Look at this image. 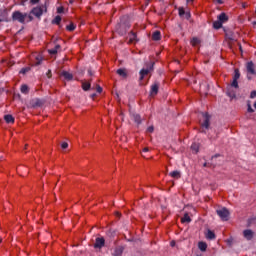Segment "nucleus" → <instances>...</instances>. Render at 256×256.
<instances>
[{"label": "nucleus", "instance_id": "1", "mask_svg": "<svg viewBox=\"0 0 256 256\" xmlns=\"http://www.w3.org/2000/svg\"><path fill=\"white\" fill-rule=\"evenodd\" d=\"M239 77H241V73L239 72V69L234 70V76H233V81L230 85H228V91L227 95L230 97V99H235V90L239 89Z\"/></svg>", "mask_w": 256, "mask_h": 256}, {"label": "nucleus", "instance_id": "2", "mask_svg": "<svg viewBox=\"0 0 256 256\" xmlns=\"http://www.w3.org/2000/svg\"><path fill=\"white\" fill-rule=\"evenodd\" d=\"M43 13H47V6L45 5L34 7L30 11V15H34L37 19H41Z\"/></svg>", "mask_w": 256, "mask_h": 256}, {"label": "nucleus", "instance_id": "3", "mask_svg": "<svg viewBox=\"0 0 256 256\" xmlns=\"http://www.w3.org/2000/svg\"><path fill=\"white\" fill-rule=\"evenodd\" d=\"M25 19H27V13H22L21 11H14L12 14V20L18 21V23L25 24Z\"/></svg>", "mask_w": 256, "mask_h": 256}, {"label": "nucleus", "instance_id": "4", "mask_svg": "<svg viewBox=\"0 0 256 256\" xmlns=\"http://www.w3.org/2000/svg\"><path fill=\"white\" fill-rule=\"evenodd\" d=\"M155 65V62H150L149 64H147V68H143L140 71V81H143V79H145V75H149V73H151V71H153V67Z\"/></svg>", "mask_w": 256, "mask_h": 256}, {"label": "nucleus", "instance_id": "5", "mask_svg": "<svg viewBox=\"0 0 256 256\" xmlns=\"http://www.w3.org/2000/svg\"><path fill=\"white\" fill-rule=\"evenodd\" d=\"M223 23H225V12H222L217 17V20L213 22V28L214 29H221V27H223Z\"/></svg>", "mask_w": 256, "mask_h": 256}, {"label": "nucleus", "instance_id": "6", "mask_svg": "<svg viewBox=\"0 0 256 256\" xmlns=\"http://www.w3.org/2000/svg\"><path fill=\"white\" fill-rule=\"evenodd\" d=\"M204 121L200 122V125L202 129H209L210 121H211V116L207 112H202L201 113Z\"/></svg>", "mask_w": 256, "mask_h": 256}, {"label": "nucleus", "instance_id": "7", "mask_svg": "<svg viewBox=\"0 0 256 256\" xmlns=\"http://www.w3.org/2000/svg\"><path fill=\"white\" fill-rule=\"evenodd\" d=\"M105 247V238L98 237L94 243V249H103Z\"/></svg>", "mask_w": 256, "mask_h": 256}, {"label": "nucleus", "instance_id": "8", "mask_svg": "<svg viewBox=\"0 0 256 256\" xmlns=\"http://www.w3.org/2000/svg\"><path fill=\"white\" fill-rule=\"evenodd\" d=\"M158 93H159V82H155L151 86L150 97H155V95H157Z\"/></svg>", "mask_w": 256, "mask_h": 256}, {"label": "nucleus", "instance_id": "9", "mask_svg": "<svg viewBox=\"0 0 256 256\" xmlns=\"http://www.w3.org/2000/svg\"><path fill=\"white\" fill-rule=\"evenodd\" d=\"M116 31L119 35H125L127 33V26L125 24H117Z\"/></svg>", "mask_w": 256, "mask_h": 256}, {"label": "nucleus", "instance_id": "10", "mask_svg": "<svg viewBox=\"0 0 256 256\" xmlns=\"http://www.w3.org/2000/svg\"><path fill=\"white\" fill-rule=\"evenodd\" d=\"M248 75H255V64L250 61L246 64Z\"/></svg>", "mask_w": 256, "mask_h": 256}, {"label": "nucleus", "instance_id": "11", "mask_svg": "<svg viewBox=\"0 0 256 256\" xmlns=\"http://www.w3.org/2000/svg\"><path fill=\"white\" fill-rule=\"evenodd\" d=\"M125 251V247L123 246H116L112 253L113 256H123V252Z\"/></svg>", "mask_w": 256, "mask_h": 256}, {"label": "nucleus", "instance_id": "12", "mask_svg": "<svg viewBox=\"0 0 256 256\" xmlns=\"http://www.w3.org/2000/svg\"><path fill=\"white\" fill-rule=\"evenodd\" d=\"M255 235V233L252 230H244L243 231V236L245 237V239H247L248 241H251L253 239V236Z\"/></svg>", "mask_w": 256, "mask_h": 256}, {"label": "nucleus", "instance_id": "13", "mask_svg": "<svg viewBox=\"0 0 256 256\" xmlns=\"http://www.w3.org/2000/svg\"><path fill=\"white\" fill-rule=\"evenodd\" d=\"M60 75H61V77H64V79H66V81H73V74H71L67 71H62Z\"/></svg>", "mask_w": 256, "mask_h": 256}, {"label": "nucleus", "instance_id": "14", "mask_svg": "<svg viewBox=\"0 0 256 256\" xmlns=\"http://www.w3.org/2000/svg\"><path fill=\"white\" fill-rule=\"evenodd\" d=\"M117 75L120 77H123L124 79H127V69L125 68H120L116 71Z\"/></svg>", "mask_w": 256, "mask_h": 256}, {"label": "nucleus", "instance_id": "15", "mask_svg": "<svg viewBox=\"0 0 256 256\" xmlns=\"http://www.w3.org/2000/svg\"><path fill=\"white\" fill-rule=\"evenodd\" d=\"M82 89L83 91H89L91 89V80L89 82L82 81Z\"/></svg>", "mask_w": 256, "mask_h": 256}, {"label": "nucleus", "instance_id": "16", "mask_svg": "<svg viewBox=\"0 0 256 256\" xmlns=\"http://www.w3.org/2000/svg\"><path fill=\"white\" fill-rule=\"evenodd\" d=\"M192 47H197L198 45H201V39L197 37H193L190 41Z\"/></svg>", "mask_w": 256, "mask_h": 256}, {"label": "nucleus", "instance_id": "17", "mask_svg": "<svg viewBox=\"0 0 256 256\" xmlns=\"http://www.w3.org/2000/svg\"><path fill=\"white\" fill-rule=\"evenodd\" d=\"M30 103H31L32 107H41V105H43V102L39 99L31 100Z\"/></svg>", "mask_w": 256, "mask_h": 256}, {"label": "nucleus", "instance_id": "18", "mask_svg": "<svg viewBox=\"0 0 256 256\" xmlns=\"http://www.w3.org/2000/svg\"><path fill=\"white\" fill-rule=\"evenodd\" d=\"M152 39H153V41H161V32L160 31H155L152 34Z\"/></svg>", "mask_w": 256, "mask_h": 256}, {"label": "nucleus", "instance_id": "19", "mask_svg": "<svg viewBox=\"0 0 256 256\" xmlns=\"http://www.w3.org/2000/svg\"><path fill=\"white\" fill-rule=\"evenodd\" d=\"M169 175L173 179H181V172L178 170L171 172Z\"/></svg>", "mask_w": 256, "mask_h": 256}, {"label": "nucleus", "instance_id": "20", "mask_svg": "<svg viewBox=\"0 0 256 256\" xmlns=\"http://www.w3.org/2000/svg\"><path fill=\"white\" fill-rule=\"evenodd\" d=\"M4 120L6 121V123H15V118L11 114L5 115Z\"/></svg>", "mask_w": 256, "mask_h": 256}, {"label": "nucleus", "instance_id": "21", "mask_svg": "<svg viewBox=\"0 0 256 256\" xmlns=\"http://www.w3.org/2000/svg\"><path fill=\"white\" fill-rule=\"evenodd\" d=\"M181 223H191V217H189V213L184 214V217L181 218Z\"/></svg>", "mask_w": 256, "mask_h": 256}, {"label": "nucleus", "instance_id": "22", "mask_svg": "<svg viewBox=\"0 0 256 256\" xmlns=\"http://www.w3.org/2000/svg\"><path fill=\"white\" fill-rule=\"evenodd\" d=\"M217 215H219V217H221L222 221H225V208L216 210Z\"/></svg>", "mask_w": 256, "mask_h": 256}, {"label": "nucleus", "instance_id": "23", "mask_svg": "<svg viewBox=\"0 0 256 256\" xmlns=\"http://www.w3.org/2000/svg\"><path fill=\"white\" fill-rule=\"evenodd\" d=\"M198 249H200V251H207V243L199 242L198 243Z\"/></svg>", "mask_w": 256, "mask_h": 256}, {"label": "nucleus", "instance_id": "24", "mask_svg": "<svg viewBox=\"0 0 256 256\" xmlns=\"http://www.w3.org/2000/svg\"><path fill=\"white\" fill-rule=\"evenodd\" d=\"M21 93H24V95H27V93H29V86H27V84H23L21 86Z\"/></svg>", "mask_w": 256, "mask_h": 256}, {"label": "nucleus", "instance_id": "25", "mask_svg": "<svg viewBox=\"0 0 256 256\" xmlns=\"http://www.w3.org/2000/svg\"><path fill=\"white\" fill-rule=\"evenodd\" d=\"M130 43H135L137 41V34L135 32L130 33Z\"/></svg>", "mask_w": 256, "mask_h": 256}, {"label": "nucleus", "instance_id": "26", "mask_svg": "<svg viewBox=\"0 0 256 256\" xmlns=\"http://www.w3.org/2000/svg\"><path fill=\"white\" fill-rule=\"evenodd\" d=\"M206 239H215V233L211 230H208L207 234H206Z\"/></svg>", "mask_w": 256, "mask_h": 256}, {"label": "nucleus", "instance_id": "27", "mask_svg": "<svg viewBox=\"0 0 256 256\" xmlns=\"http://www.w3.org/2000/svg\"><path fill=\"white\" fill-rule=\"evenodd\" d=\"M133 119L135 123H137L138 125H141V116L139 114H134Z\"/></svg>", "mask_w": 256, "mask_h": 256}, {"label": "nucleus", "instance_id": "28", "mask_svg": "<svg viewBox=\"0 0 256 256\" xmlns=\"http://www.w3.org/2000/svg\"><path fill=\"white\" fill-rule=\"evenodd\" d=\"M54 25H61V16H56L54 20H52Z\"/></svg>", "mask_w": 256, "mask_h": 256}, {"label": "nucleus", "instance_id": "29", "mask_svg": "<svg viewBox=\"0 0 256 256\" xmlns=\"http://www.w3.org/2000/svg\"><path fill=\"white\" fill-rule=\"evenodd\" d=\"M191 149H192V151H194L195 153H199V144L193 143V144L191 145Z\"/></svg>", "mask_w": 256, "mask_h": 256}, {"label": "nucleus", "instance_id": "30", "mask_svg": "<svg viewBox=\"0 0 256 256\" xmlns=\"http://www.w3.org/2000/svg\"><path fill=\"white\" fill-rule=\"evenodd\" d=\"M256 224V218H251L248 220L247 227H253Z\"/></svg>", "mask_w": 256, "mask_h": 256}, {"label": "nucleus", "instance_id": "31", "mask_svg": "<svg viewBox=\"0 0 256 256\" xmlns=\"http://www.w3.org/2000/svg\"><path fill=\"white\" fill-rule=\"evenodd\" d=\"M41 61H43V57L41 55L36 56V63L35 65H41Z\"/></svg>", "mask_w": 256, "mask_h": 256}, {"label": "nucleus", "instance_id": "32", "mask_svg": "<svg viewBox=\"0 0 256 256\" xmlns=\"http://www.w3.org/2000/svg\"><path fill=\"white\" fill-rule=\"evenodd\" d=\"M67 31H75V24L71 23L70 25L66 26Z\"/></svg>", "mask_w": 256, "mask_h": 256}, {"label": "nucleus", "instance_id": "33", "mask_svg": "<svg viewBox=\"0 0 256 256\" xmlns=\"http://www.w3.org/2000/svg\"><path fill=\"white\" fill-rule=\"evenodd\" d=\"M29 71H31L30 67H26V68H22L20 73H22V75H25V73H29Z\"/></svg>", "mask_w": 256, "mask_h": 256}, {"label": "nucleus", "instance_id": "34", "mask_svg": "<svg viewBox=\"0 0 256 256\" xmlns=\"http://www.w3.org/2000/svg\"><path fill=\"white\" fill-rule=\"evenodd\" d=\"M178 11H179V15H180V17H183L184 15H185V9L183 8V7H180L179 9H178Z\"/></svg>", "mask_w": 256, "mask_h": 256}, {"label": "nucleus", "instance_id": "35", "mask_svg": "<svg viewBox=\"0 0 256 256\" xmlns=\"http://www.w3.org/2000/svg\"><path fill=\"white\" fill-rule=\"evenodd\" d=\"M48 53H50V55H57V49L53 48L48 50Z\"/></svg>", "mask_w": 256, "mask_h": 256}, {"label": "nucleus", "instance_id": "36", "mask_svg": "<svg viewBox=\"0 0 256 256\" xmlns=\"http://www.w3.org/2000/svg\"><path fill=\"white\" fill-rule=\"evenodd\" d=\"M96 91L97 93H103V88L99 85H96Z\"/></svg>", "mask_w": 256, "mask_h": 256}, {"label": "nucleus", "instance_id": "37", "mask_svg": "<svg viewBox=\"0 0 256 256\" xmlns=\"http://www.w3.org/2000/svg\"><path fill=\"white\" fill-rule=\"evenodd\" d=\"M184 16H185V19H187V20L191 19V13H189V12H185Z\"/></svg>", "mask_w": 256, "mask_h": 256}, {"label": "nucleus", "instance_id": "38", "mask_svg": "<svg viewBox=\"0 0 256 256\" xmlns=\"http://www.w3.org/2000/svg\"><path fill=\"white\" fill-rule=\"evenodd\" d=\"M61 147H62V149H67V147H69V144L67 142H63L61 144Z\"/></svg>", "mask_w": 256, "mask_h": 256}, {"label": "nucleus", "instance_id": "39", "mask_svg": "<svg viewBox=\"0 0 256 256\" xmlns=\"http://www.w3.org/2000/svg\"><path fill=\"white\" fill-rule=\"evenodd\" d=\"M153 131H155V128L153 126L147 128L148 133H153Z\"/></svg>", "mask_w": 256, "mask_h": 256}, {"label": "nucleus", "instance_id": "40", "mask_svg": "<svg viewBox=\"0 0 256 256\" xmlns=\"http://www.w3.org/2000/svg\"><path fill=\"white\" fill-rule=\"evenodd\" d=\"M229 220V210H225V221Z\"/></svg>", "mask_w": 256, "mask_h": 256}, {"label": "nucleus", "instance_id": "41", "mask_svg": "<svg viewBox=\"0 0 256 256\" xmlns=\"http://www.w3.org/2000/svg\"><path fill=\"white\" fill-rule=\"evenodd\" d=\"M203 167H215V165L205 162Z\"/></svg>", "mask_w": 256, "mask_h": 256}, {"label": "nucleus", "instance_id": "42", "mask_svg": "<svg viewBox=\"0 0 256 256\" xmlns=\"http://www.w3.org/2000/svg\"><path fill=\"white\" fill-rule=\"evenodd\" d=\"M251 99H255L256 97V91H252L250 94Z\"/></svg>", "mask_w": 256, "mask_h": 256}, {"label": "nucleus", "instance_id": "43", "mask_svg": "<svg viewBox=\"0 0 256 256\" xmlns=\"http://www.w3.org/2000/svg\"><path fill=\"white\" fill-rule=\"evenodd\" d=\"M63 11H65V8H63V7H58L57 13H63Z\"/></svg>", "mask_w": 256, "mask_h": 256}, {"label": "nucleus", "instance_id": "44", "mask_svg": "<svg viewBox=\"0 0 256 256\" xmlns=\"http://www.w3.org/2000/svg\"><path fill=\"white\" fill-rule=\"evenodd\" d=\"M30 3L32 5H37V3H39V0H30Z\"/></svg>", "mask_w": 256, "mask_h": 256}, {"label": "nucleus", "instance_id": "45", "mask_svg": "<svg viewBox=\"0 0 256 256\" xmlns=\"http://www.w3.org/2000/svg\"><path fill=\"white\" fill-rule=\"evenodd\" d=\"M132 256H144V255L141 252H136V253L132 254Z\"/></svg>", "mask_w": 256, "mask_h": 256}, {"label": "nucleus", "instance_id": "46", "mask_svg": "<svg viewBox=\"0 0 256 256\" xmlns=\"http://www.w3.org/2000/svg\"><path fill=\"white\" fill-rule=\"evenodd\" d=\"M26 17H28V21H33V16L31 15V13H30V14H27Z\"/></svg>", "mask_w": 256, "mask_h": 256}, {"label": "nucleus", "instance_id": "47", "mask_svg": "<svg viewBox=\"0 0 256 256\" xmlns=\"http://www.w3.org/2000/svg\"><path fill=\"white\" fill-rule=\"evenodd\" d=\"M214 3H218V5H223V0H214Z\"/></svg>", "mask_w": 256, "mask_h": 256}, {"label": "nucleus", "instance_id": "48", "mask_svg": "<svg viewBox=\"0 0 256 256\" xmlns=\"http://www.w3.org/2000/svg\"><path fill=\"white\" fill-rule=\"evenodd\" d=\"M253 108L251 107V105H248V113H253Z\"/></svg>", "mask_w": 256, "mask_h": 256}, {"label": "nucleus", "instance_id": "49", "mask_svg": "<svg viewBox=\"0 0 256 256\" xmlns=\"http://www.w3.org/2000/svg\"><path fill=\"white\" fill-rule=\"evenodd\" d=\"M143 153H149V147H145V148L143 149Z\"/></svg>", "mask_w": 256, "mask_h": 256}, {"label": "nucleus", "instance_id": "50", "mask_svg": "<svg viewBox=\"0 0 256 256\" xmlns=\"http://www.w3.org/2000/svg\"><path fill=\"white\" fill-rule=\"evenodd\" d=\"M242 9H247V3L246 2L242 3Z\"/></svg>", "mask_w": 256, "mask_h": 256}, {"label": "nucleus", "instance_id": "51", "mask_svg": "<svg viewBox=\"0 0 256 256\" xmlns=\"http://www.w3.org/2000/svg\"><path fill=\"white\" fill-rule=\"evenodd\" d=\"M47 77H48V79H51V70H49V71L47 72Z\"/></svg>", "mask_w": 256, "mask_h": 256}, {"label": "nucleus", "instance_id": "52", "mask_svg": "<svg viewBox=\"0 0 256 256\" xmlns=\"http://www.w3.org/2000/svg\"><path fill=\"white\" fill-rule=\"evenodd\" d=\"M54 49H56V51H57L58 49H61V45L57 44Z\"/></svg>", "mask_w": 256, "mask_h": 256}, {"label": "nucleus", "instance_id": "53", "mask_svg": "<svg viewBox=\"0 0 256 256\" xmlns=\"http://www.w3.org/2000/svg\"><path fill=\"white\" fill-rule=\"evenodd\" d=\"M88 73H89L90 77H93V71L88 70Z\"/></svg>", "mask_w": 256, "mask_h": 256}, {"label": "nucleus", "instance_id": "54", "mask_svg": "<svg viewBox=\"0 0 256 256\" xmlns=\"http://www.w3.org/2000/svg\"><path fill=\"white\" fill-rule=\"evenodd\" d=\"M170 245H171V247H175V241H172V242L170 243Z\"/></svg>", "mask_w": 256, "mask_h": 256}, {"label": "nucleus", "instance_id": "55", "mask_svg": "<svg viewBox=\"0 0 256 256\" xmlns=\"http://www.w3.org/2000/svg\"><path fill=\"white\" fill-rule=\"evenodd\" d=\"M116 217H121V213L120 212H116Z\"/></svg>", "mask_w": 256, "mask_h": 256}, {"label": "nucleus", "instance_id": "56", "mask_svg": "<svg viewBox=\"0 0 256 256\" xmlns=\"http://www.w3.org/2000/svg\"><path fill=\"white\" fill-rule=\"evenodd\" d=\"M142 157H143L144 159H147V154L143 153V154H142Z\"/></svg>", "mask_w": 256, "mask_h": 256}, {"label": "nucleus", "instance_id": "57", "mask_svg": "<svg viewBox=\"0 0 256 256\" xmlns=\"http://www.w3.org/2000/svg\"><path fill=\"white\" fill-rule=\"evenodd\" d=\"M95 97H97V94H92V95H91V98H92V99H95Z\"/></svg>", "mask_w": 256, "mask_h": 256}, {"label": "nucleus", "instance_id": "58", "mask_svg": "<svg viewBox=\"0 0 256 256\" xmlns=\"http://www.w3.org/2000/svg\"><path fill=\"white\" fill-rule=\"evenodd\" d=\"M227 243H228V245H231V240H228Z\"/></svg>", "mask_w": 256, "mask_h": 256}, {"label": "nucleus", "instance_id": "59", "mask_svg": "<svg viewBox=\"0 0 256 256\" xmlns=\"http://www.w3.org/2000/svg\"><path fill=\"white\" fill-rule=\"evenodd\" d=\"M187 1V3H191V2H193V0H186Z\"/></svg>", "mask_w": 256, "mask_h": 256}, {"label": "nucleus", "instance_id": "60", "mask_svg": "<svg viewBox=\"0 0 256 256\" xmlns=\"http://www.w3.org/2000/svg\"><path fill=\"white\" fill-rule=\"evenodd\" d=\"M116 97H117V99H119V93H116Z\"/></svg>", "mask_w": 256, "mask_h": 256}, {"label": "nucleus", "instance_id": "61", "mask_svg": "<svg viewBox=\"0 0 256 256\" xmlns=\"http://www.w3.org/2000/svg\"><path fill=\"white\" fill-rule=\"evenodd\" d=\"M215 157H217V155H215V156H212V159H215Z\"/></svg>", "mask_w": 256, "mask_h": 256}, {"label": "nucleus", "instance_id": "62", "mask_svg": "<svg viewBox=\"0 0 256 256\" xmlns=\"http://www.w3.org/2000/svg\"><path fill=\"white\" fill-rule=\"evenodd\" d=\"M228 20V18H227V16H225V21H227Z\"/></svg>", "mask_w": 256, "mask_h": 256}, {"label": "nucleus", "instance_id": "63", "mask_svg": "<svg viewBox=\"0 0 256 256\" xmlns=\"http://www.w3.org/2000/svg\"><path fill=\"white\" fill-rule=\"evenodd\" d=\"M253 25H256V21H255V22H253Z\"/></svg>", "mask_w": 256, "mask_h": 256}, {"label": "nucleus", "instance_id": "64", "mask_svg": "<svg viewBox=\"0 0 256 256\" xmlns=\"http://www.w3.org/2000/svg\"><path fill=\"white\" fill-rule=\"evenodd\" d=\"M248 79H251V76L248 75Z\"/></svg>", "mask_w": 256, "mask_h": 256}]
</instances>
